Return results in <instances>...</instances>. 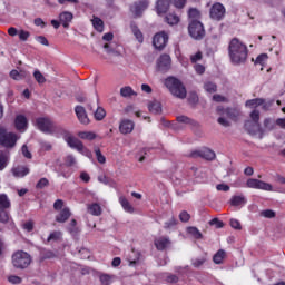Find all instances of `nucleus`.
Listing matches in <instances>:
<instances>
[{
    "mask_svg": "<svg viewBox=\"0 0 285 285\" xmlns=\"http://www.w3.org/2000/svg\"><path fill=\"white\" fill-rule=\"evenodd\" d=\"M228 55L234 66L246 63L248 59V47L237 38H233L228 45Z\"/></svg>",
    "mask_w": 285,
    "mask_h": 285,
    "instance_id": "obj_1",
    "label": "nucleus"
},
{
    "mask_svg": "<svg viewBox=\"0 0 285 285\" xmlns=\"http://www.w3.org/2000/svg\"><path fill=\"white\" fill-rule=\"evenodd\" d=\"M165 86L173 97H176L177 99H186L188 91H186V87L181 80L175 77H168L165 79Z\"/></svg>",
    "mask_w": 285,
    "mask_h": 285,
    "instance_id": "obj_2",
    "label": "nucleus"
},
{
    "mask_svg": "<svg viewBox=\"0 0 285 285\" xmlns=\"http://www.w3.org/2000/svg\"><path fill=\"white\" fill-rule=\"evenodd\" d=\"M12 264L14 268H28L32 264V256L24 250H18L12 255Z\"/></svg>",
    "mask_w": 285,
    "mask_h": 285,
    "instance_id": "obj_3",
    "label": "nucleus"
},
{
    "mask_svg": "<svg viewBox=\"0 0 285 285\" xmlns=\"http://www.w3.org/2000/svg\"><path fill=\"white\" fill-rule=\"evenodd\" d=\"M19 141V136L14 132H8L6 128L0 127V146L4 148H14Z\"/></svg>",
    "mask_w": 285,
    "mask_h": 285,
    "instance_id": "obj_4",
    "label": "nucleus"
},
{
    "mask_svg": "<svg viewBox=\"0 0 285 285\" xmlns=\"http://www.w3.org/2000/svg\"><path fill=\"white\" fill-rule=\"evenodd\" d=\"M10 206H12V204L10 203V198H8V195L0 194V222H1V224H8V222H10V214L8 213V209H10Z\"/></svg>",
    "mask_w": 285,
    "mask_h": 285,
    "instance_id": "obj_5",
    "label": "nucleus"
},
{
    "mask_svg": "<svg viewBox=\"0 0 285 285\" xmlns=\"http://www.w3.org/2000/svg\"><path fill=\"white\" fill-rule=\"evenodd\" d=\"M188 32L193 39H204L206 31L204 30V24L199 20L191 21L188 27Z\"/></svg>",
    "mask_w": 285,
    "mask_h": 285,
    "instance_id": "obj_6",
    "label": "nucleus"
},
{
    "mask_svg": "<svg viewBox=\"0 0 285 285\" xmlns=\"http://www.w3.org/2000/svg\"><path fill=\"white\" fill-rule=\"evenodd\" d=\"M169 36L166 31L157 32L153 38V46L156 50H164L168 46Z\"/></svg>",
    "mask_w": 285,
    "mask_h": 285,
    "instance_id": "obj_7",
    "label": "nucleus"
},
{
    "mask_svg": "<svg viewBox=\"0 0 285 285\" xmlns=\"http://www.w3.org/2000/svg\"><path fill=\"white\" fill-rule=\"evenodd\" d=\"M226 16V8L224 4L216 2L212 6L210 11H209V17L214 21H222L224 17Z\"/></svg>",
    "mask_w": 285,
    "mask_h": 285,
    "instance_id": "obj_8",
    "label": "nucleus"
},
{
    "mask_svg": "<svg viewBox=\"0 0 285 285\" xmlns=\"http://www.w3.org/2000/svg\"><path fill=\"white\" fill-rule=\"evenodd\" d=\"M36 126L38 130H41V132L50 135V132H52V126H55V122H52L50 118L40 117L36 119Z\"/></svg>",
    "mask_w": 285,
    "mask_h": 285,
    "instance_id": "obj_9",
    "label": "nucleus"
},
{
    "mask_svg": "<svg viewBox=\"0 0 285 285\" xmlns=\"http://www.w3.org/2000/svg\"><path fill=\"white\" fill-rule=\"evenodd\" d=\"M247 188H254L256 190H273V185L268 183H264L259 179L249 178L246 183Z\"/></svg>",
    "mask_w": 285,
    "mask_h": 285,
    "instance_id": "obj_10",
    "label": "nucleus"
},
{
    "mask_svg": "<svg viewBox=\"0 0 285 285\" xmlns=\"http://www.w3.org/2000/svg\"><path fill=\"white\" fill-rule=\"evenodd\" d=\"M75 112L78 121L82 124V126H88V124H90V118H88V114L86 112V108H83V106H76Z\"/></svg>",
    "mask_w": 285,
    "mask_h": 285,
    "instance_id": "obj_11",
    "label": "nucleus"
},
{
    "mask_svg": "<svg viewBox=\"0 0 285 285\" xmlns=\"http://www.w3.org/2000/svg\"><path fill=\"white\" fill-rule=\"evenodd\" d=\"M173 60H170L169 55H161L158 60H157V68L161 71L165 72L166 70H170V63Z\"/></svg>",
    "mask_w": 285,
    "mask_h": 285,
    "instance_id": "obj_12",
    "label": "nucleus"
},
{
    "mask_svg": "<svg viewBox=\"0 0 285 285\" xmlns=\"http://www.w3.org/2000/svg\"><path fill=\"white\" fill-rule=\"evenodd\" d=\"M217 115H225L228 119H237L239 117V109L217 107Z\"/></svg>",
    "mask_w": 285,
    "mask_h": 285,
    "instance_id": "obj_13",
    "label": "nucleus"
},
{
    "mask_svg": "<svg viewBox=\"0 0 285 285\" xmlns=\"http://www.w3.org/2000/svg\"><path fill=\"white\" fill-rule=\"evenodd\" d=\"M148 6H150V2H148V0L138 1L131 7V12L135 14V17H141V12H144V10H147Z\"/></svg>",
    "mask_w": 285,
    "mask_h": 285,
    "instance_id": "obj_14",
    "label": "nucleus"
},
{
    "mask_svg": "<svg viewBox=\"0 0 285 285\" xmlns=\"http://www.w3.org/2000/svg\"><path fill=\"white\" fill-rule=\"evenodd\" d=\"M119 130L121 135H130L135 130V122L130 119H124L120 121Z\"/></svg>",
    "mask_w": 285,
    "mask_h": 285,
    "instance_id": "obj_15",
    "label": "nucleus"
},
{
    "mask_svg": "<svg viewBox=\"0 0 285 285\" xmlns=\"http://www.w3.org/2000/svg\"><path fill=\"white\" fill-rule=\"evenodd\" d=\"M14 127L19 132L28 130V118L23 115H18L14 119Z\"/></svg>",
    "mask_w": 285,
    "mask_h": 285,
    "instance_id": "obj_16",
    "label": "nucleus"
},
{
    "mask_svg": "<svg viewBox=\"0 0 285 285\" xmlns=\"http://www.w3.org/2000/svg\"><path fill=\"white\" fill-rule=\"evenodd\" d=\"M170 3H173V0H157L156 1L157 14H166V12L170 10Z\"/></svg>",
    "mask_w": 285,
    "mask_h": 285,
    "instance_id": "obj_17",
    "label": "nucleus"
},
{
    "mask_svg": "<svg viewBox=\"0 0 285 285\" xmlns=\"http://www.w3.org/2000/svg\"><path fill=\"white\" fill-rule=\"evenodd\" d=\"M65 140L68 146H70V148H75L76 150H83V142L75 138V136H72L71 134L67 135Z\"/></svg>",
    "mask_w": 285,
    "mask_h": 285,
    "instance_id": "obj_18",
    "label": "nucleus"
},
{
    "mask_svg": "<svg viewBox=\"0 0 285 285\" xmlns=\"http://www.w3.org/2000/svg\"><path fill=\"white\" fill-rule=\"evenodd\" d=\"M247 203H248V199H246V196H244V194L234 195L229 199L230 206L240 207V208L243 206H246Z\"/></svg>",
    "mask_w": 285,
    "mask_h": 285,
    "instance_id": "obj_19",
    "label": "nucleus"
},
{
    "mask_svg": "<svg viewBox=\"0 0 285 285\" xmlns=\"http://www.w3.org/2000/svg\"><path fill=\"white\" fill-rule=\"evenodd\" d=\"M190 157H203V159H207V161H213L215 159L216 155L215 151L210 149H205L203 151H194L191 153Z\"/></svg>",
    "mask_w": 285,
    "mask_h": 285,
    "instance_id": "obj_20",
    "label": "nucleus"
},
{
    "mask_svg": "<svg viewBox=\"0 0 285 285\" xmlns=\"http://www.w3.org/2000/svg\"><path fill=\"white\" fill-rule=\"evenodd\" d=\"M154 244H155L157 250H166V248H168V246H170V238L160 236L155 239Z\"/></svg>",
    "mask_w": 285,
    "mask_h": 285,
    "instance_id": "obj_21",
    "label": "nucleus"
},
{
    "mask_svg": "<svg viewBox=\"0 0 285 285\" xmlns=\"http://www.w3.org/2000/svg\"><path fill=\"white\" fill-rule=\"evenodd\" d=\"M245 129L249 135H257V132H262V125L259 122L246 121Z\"/></svg>",
    "mask_w": 285,
    "mask_h": 285,
    "instance_id": "obj_22",
    "label": "nucleus"
},
{
    "mask_svg": "<svg viewBox=\"0 0 285 285\" xmlns=\"http://www.w3.org/2000/svg\"><path fill=\"white\" fill-rule=\"evenodd\" d=\"M71 215L72 214L70 213V209L68 207H65L56 216V222H58V224H66V222H68V219H70Z\"/></svg>",
    "mask_w": 285,
    "mask_h": 285,
    "instance_id": "obj_23",
    "label": "nucleus"
},
{
    "mask_svg": "<svg viewBox=\"0 0 285 285\" xmlns=\"http://www.w3.org/2000/svg\"><path fill=\"white\" fill-rule=\"evenodd\" d=\"M13 177H26L30 174V169L26 166H18L11 169Z\"/></svg>",
    "mask_w": 285,
    "mask_h": 285,
    "instance_id": "obj_24",
    "label": "nucleus"
},
{
    "mask_svg": "<svg viewBox=\"0 0 285 285\" xmlns=\"http://www.w3.org/2000/svg\"><path fill=\"white\" fill-rule=\"evenodd\" d=\"M51 131H50V135H57L58 137H65L66 139V136L67 135H70V132L66 129H63V127L61 126H58V125H55L51 127Z\"/></svg>",
    "mask_w": 285,
    "mask_h": 285,
    "instance_id": "obj_25",
    "label": "nucleus"
},
{
    "mask_svg": "<svg viewBox=\"0 0 285 285\" xmlns=\"http://www.w3.org/2000/svg\"><path fill=\"white\" fill-rule=\"evenodd\" d=\"M119 204L121 205V207L124 208V210H125L126 213H130V214L135 213V207H132V205L130 204V202H128V198H127V197L121 196V197L119 198Z\"/></svg>",
    "mask_w": 285,
    "mask_h": 285,
    "instance_id": "obj_26",
    "label": "nucleus"
},
{
    "mask_svg": "<svg viewBox=\"0 0 285 285\" xmlns=\"http://www.w3.org/2000/svg\"><path fill=\"white\" fill-rule=\"evenodd\" d=\"M59 19L63 28H68L70 26V21H72V14L68 11H65L60 13Z\"/></svg>",
    "mask_w": 285,
    "mask_h": 285,
    "instance_id": "obj_27",
    "label": "nucleus"
},
{
    "mask_svg": "<svg viewBox=\"0 0 285 285\" xmlns=\"http://www.w3.org/2000/svg\"><path fill=\"white\" fill-rule=\"evenodd\" d=\"M148 110L153 112V115H161V102L157 100L149 102Z\"/></svg>",
    "mask_w": 285,
    "mask_h": 285,
    "instance_id": "obj_28",
    "label": "nucleus"
},
{
    "mask_svg": "<svg viewBox=\"0 0 285 285\" xmlns=\"http://www.w3.org/2000/svg\"><path fill=\"white\" fill-rule=\"evenodd\" d=\"M116 276L110 274H100L99 281L102 285H110L115 282Z\"/></svg>",
    "mask_w": 285,
    "mask_h": 285,
    "instance_id": "obj_29",
    "label": "nucleus"
},
{
    "mask_svg": "<svg viewBox=\"0 0 285 285\" xmlns=\"http://www.w3.org/2000/svg\"><path fill=\"white\" fill-rule=\"evenodd\" d=\"M178 124H186L187 126H199L197 121H195L191 118H188L187 116H178L177 118Z\"/></svg>",
    "mask_w": 285,
    "mask_h": 285,
    "instance_id": "obj_30",
    "label": "nucleus"
},
{
    "mask_svg": "<svg viewBox=\"0 0 285 285\" xmlns=\"http://www.w3.org/2000/svg\"><path fill=\"white\" fill-rule=\"evenodd\" d=\"M10 77H11V79H14L16 81H21V79H26L28 77V72L11 70Z\"/></svg>",
    "mask_w": 285,
    "mask_h": 285,
    "instance_id": "obj_31",
    "label": "nucleus"
},
{
    "mask_svg": "<svg viewBox=\"0 0 285 285\" xmlns=\"http://www.w3.org/2000/svg\"><path fill=\"white\" fill-rule=\"evenodd\" d=\"M91 23L97 32H104V20L98 17L91 19Z\"/></svg>",
    "mask_w": 285,
    "mask_h": 285,
    "instance_id": "obj_32",
    "label": "nucleus"
},
{
    "mask_svg": "<svg viewBox=\"0 0 285 285\" xmlns=\"http://www.w3.org/2000/svg\"><path fill=\"white\" fill-rule=\"evenodd\" d=\"M188 17L190 21H199V19H202V12H199L197 8H190L188 10Z\"/></svg>",
    "mask_w": 285,
    "mask_h": 285,
    "instance_id": "obj_33",
    "label": "nucleus"
},
{
    "mask_svg": "<svg viewBox=\"0 0 285 285\" xmlns=\"http://www.w3.org/2000/svg\"><path fill=\"white\" fill-rule=\"evenodd\" d=\"M165 21L168 26H177V23H179V16L169 13L165 17Z\"/></svg>",
    "mask_w": 285,
    "mask_h": 285,
    "instance_id": "obj_34",
    "label": "nucleus"
},
{
    "mask_svg": "<svg viewBox=\"0 0 285 285\" xmlns=\"http://www.w3.org/2000/svg\"><path fill=\"white\" fill-rule=\"evenodd\" d=\"M88 212L90 215H94L95 217H99L101 215V206L99 204L95 203L88 206Z\"/></svg>",
    "mask_w": 285,
    "mask_h": 285,
    "instance_id": "obj_35",
    "label": "nucleus"
},
{
    "mask_svg": "<svg viewBox=\"0 0 285 285\" xmlns=\"http://www.w3.org/2000/svg\"><path fill=\"white\" fill-rule=\"evenodd\" d=\"M78 137L80 139H86L87 141H92V140L97 139V135H95V132H92V131H80L78 134Z\"/></svg>",
    "mask_w": 285,
    "mask_h": 285,
    "instance_id": "obj_36",
    "label": "nucleus"
},
{
    "mask_svg": "<svg viewBox=\"0 0 285 285\" xmlns=\"http://www.w3.org/2000/svg\"><path fill=\"white\" fill-rule=\"evenodd\" d=\"M187 233L190 237H194V239H202L204 237L197 227H188Z\"/></svg>",
    "mask_w": 285,
    "mask_h": 285,
    "instance_id": "obj_37",
    "label": "nucleus"
},
{
    "mask_svg": "<svg viewBox=\"0 0 285 285\" xmlns=\"http://www.w3.org/2000/svg\"><path fill=\"white\" fill-rule=\"evenodd\" d=\"M131 32L134 33L139 43H144V33H141V30H139L137 26L131 24Z\"/></svg>",
    "mask_w": 285,
    "mask_h": 285,
    "instance_id": "obj_38",
    "label": "nucleus"
},
{
    "mask_svg": "<svg viewBox=\"0 0 285 285\" xmlns=\"http://www.w3.org/2000/svg\"><path fill=\"white\" fill-rule=\"evenodd\" d=\"M263 104H264V99L262 98H255L246 101V106L248 108H257L259 106H263Z\"/></svg>",
    "mask_w": 285,
    "mask_h": 285,
    "instance_id": "obj_39",
    "label": "nucleus"
},
{
    "mask_svg": "<svg viewBox=\"0 0 285 285\" xmlns=\"http://www.w3.org/2000/svg\"><path fill=\"white\" fill-rule=\"evenodd\" d=\"M224 257H226V252L224 249H219L213 257L214 264H222V262H224Z\"/></svg>",
    "mask_w": 285,
    "mask_h": 285,
    "instance_id": "obj_40",
    "label": "nucleus"
},
{
    "mask_svg": "<svg viewBox=\"0 0 285 285\" xmlns=\"http://www.w3.org/2000/svg\"><path fill=\"white\" fill-rule=\"evenodd\" d=\"M67 230L70 233V235H78L79 227H77V220L71 219L70 224L67 227Z\"/></svg>",
    "mask_w": 285,
    "mask_h": 285,
    "instance_id": "obj_41",
    "label": "nucleus"
},
{
    "mask_svg": "<svg viewBox=\"0 0 285 285\" xmlns=\"http://www.w3.org/2000/svg\"><path fill=\"white\" fill-rule=\"evenodd\" d=\"M120 95L121 97H132V95H137V92H135V90H132L131 87H122L120 89Z\"/></svg>",
    "mask_w": 285,
    "mask_h": 285,
    "instance_id": "obj_42",
    "label": "nucleus"
},
{
    "mask_svg": "<svg viewBox=\"0 0 285 285\" xmlns=\"http://www.w3.org/2000/svg\"><path fill=\"white\" fill-rule=\"evenodd\" d=\"M48 186H50V180H48V178H41L37 185L36 188L38 190H43V188H48Z\"/></svg>",
    "mask_w": 285,
    "mask_h": 285,
    "instance_id": "obj_43",
    "label": "nucleus"
},
{
    "mask_svg": "<svg viewBox=\"0 0 285 285\" xmlns=\"http://www.w3.org/2000/svg\"><path fill=\"white\" fill-rule=\"evenodd\" d=\"M204 90H206V92H217V85H215V82H205L204 85Z\"/></svg>",
    "mask_w": 285,
    "mask_h": 285,
    "instance_id": "obj_44",
    "label": "nucleus"
},
{
    "mask_svg": "<svg viewBox=\"0 0 285 285\" xmlns=\"http://www.w3.org/2000/svg\"><path fill=\"white\" fill-rule=\"evenodd\" d=\"M62 234L61 232H52L48 238L47 242H59V239H61Z\"/></svg>",
    "mask_w": 285,
    "mask_h": 285,
    "instance_id": "obj_45",
    "label": "nucleus"
},
{
    "mask_svg": "<svg viewBox=\"0 0 285 285\" xmlns=\"http://www.w3.org/2000/svg\"><path fill=\"white\" fill-rule=\"evenodd\" d=\"M33 78L38 83H46V77L39 70H35Z\"/></svg>",
    "mask_w": 285,
    "mask_h": 285,
    "instance_id": "obj_46",
    "label": "nucleus"
},
{
    "mask_svg": "<svg viewBox=\"0 0 285 285\" xmlns=\"http://www.w3.org/2000/svg\"><path fill=\"white\" fill-rule=\"evenodd\" d=\"M275 215L276 214L273 209H265L261 212V217H265L266 219H273Z\"/></svg>",
    "mask_w": 285,
    "mask_h": 285,
    "instance_id": "obj_47",
    "label": "nucleus"
},
{
    "mask_svg": "<svg viewBox=\"0 0 285 285\" xmlns=\"http://www.w3.org/2000/svg\"><path fill=\"white\" fill-rule=\"evenodd\" d=\"M104 117H106V110H104L101 107H98L95 112V119H97V121H101Z\"/></svg>",
    "mask_w": 285,
    "mask_h": 285,
    "instance_id": "obj_48",
    "label": "nucleus"
},
{
    "mask_svg": "<svg viewBox=\"0 0 285 285\" xmlns=\"http://www.w3.org/2000/svg\"><path fill=\"white\" fill-rule=\"evenodd\" d=\"M65 164H66V166H69V167L76 166L77 165V158H75V156H72V155H68L65 158Z\"/></svg>",
    "mask_w": 285,
    "mask_h": 285,
    "instance_id": "obj_49",
    "label": "nucleus"
},
{
    "mask_svg": "<svg viewBox=\"0 0 285 285\" xmlns=\"http://www.w3.org/2000/svg\"><path fill=\"white\" fill-rule=\"evenodd\" d=\"M40 150H42V153H50V150H52V144L48 141H40Z\"/></svg>",
    "mask_w": 285,
    "mask_h": 285,
    "instance_id": "obj_50",
    "label": "nucleus"
},
{
    "mask_svg": "<svg viewBox=\"0 0 285 285\" xmlns=\"http://www.w3.org/2000/svg\"><path fill=\"white\" fill-rule=\"evenodd\" d=\"M217 121L220 126H224L225 128H228V126H230V121H228V117H226V115H219Z\"/></svg>",
    "mask_w": 285,
    "mask_h": 285,
    "instance_id": "obj_51",
    "label": "nucleus"
},
{
    "mask_svg": "<svg viewBox=\"0 0 285 285\" xmlns=\"http://www.w3.org/2000/svg\"><path fill=\"white\" fill-rule=\"evenodd\" d=\"M95 153H96L97 161H99L100 164H106V156H104V155L101 154V149L96 148V149H95Z\"/></svg>",
    "mask_w": 285,
    "mask_h": 285,
    "instance_id": "obj_52",
    "label": "nucleus"
},
{
    "mask_svg": "<svg viewBox=\"0 0 285 285\" xmlns=\"http://www.w3.org/2000/svg\"><path fill=\"white\" fill-rule=\"evenodd\" d=\"M266 61H268V55L263 53V55H259V56L256 58L255 63H259V66H264V65L266 63Z\"/></svg>",
    "mask_w": 285,
    "mask_h": 285,
    "instance_id": "obj_53",
    "label": "nucleus"
},
{
    "mask_svg": "<svg viewBox=\"0 0 285 285\" xmlns=\"http://www.w3.org/2000/svg\"><path fill=\"white\" fill-rule=\"evenodd\" d=\"M250 119L252 120H247V121H252L254 124H259V110H253L250 112Z\"/></svg>",
    "mask_w": 285,
    "mask_h": 285,
    "instance_id": "obj_54",
    "label": "nucleus"
},
{
    "mask_svg": "<svg viewBox=\"0 0 285 285\" xmlns=\"http://www.w3.org/2000/svg\"><path fill=\"white\" fill-rule=\"evenodd\" d=\"M18 37H19L20 41H28V39L30 38V32L26 31V30H20L18 32Z\"/></svg>",
    "mask_w": 285,
    "mask_h": 285,
    "instance_id": "obj_55",
    "label": "nucleus"
},
{
    "mask_svg": "<svg viewBox=\"0 0 285 285\" xmlns=\"http://www.w3.org/2000/svg\"><path fill=\"white\" fill-rule=\"evenodd\" d=\"M205 263H206V258H195L191 261L194 268H199V266H204Z\"/></svg>",
    "mask_w": 285,
    "mask_h": 285,
    "instance_id": "obj_56",
    "label": "nucleus"
},
{
    "mask_svg": "<svg viewBox=\"0 0 285 285\" xmlns=\"http://www.w3.org/2000/svg\"><path fill=\"white\" fill-rule=\"evenodd\" d=\"M8 166V156L0 154V170H3Z\"/></svg>",
    "mask_w": 285,
    "mask_h": 285,
    "instance_id": "obj_57",
    "label": "nucleus"
},
{
    "mask_svg": "<svg viewBox=\"0 0 285 285\" xmlns=\"http://www.w3.org/2000/svg\"><path fill=\"white\" fill-rule=\"evenodd\" d=\"M177 226V219H175V217H171L168 222L165 223L164 228H166V230H169V228H173Z\"/></svg>",
    "mask_w": 285,
    "mask_h": 285,
    "instance_id": "obj_58",
    "label": "nucleus"
},
{
    "mask_svg": "<svg viewBox=\"0 0 285 285\" xmlns=\"http://www.w3.org/2000/svg\"><path fill=\"white\" fill-rule=\"evenodd\" d=\"M202 59H203L202 51H198L195 55L190 56L191 63H197V61H202Z\"/></svg>",
    "mask_w": 285,
    "mask_h": 285,
    "instance_id": "obj_59",
    "label": "nucleus"
},
{
    "mask_svg": "<svg viewBox=\"0 0 285 285\" xmlns=\"http://www.w3.org/2000/svg\"><path fill=\"white\" fill-rule=\"evenodd\" d=\"M230 226L232 228H234L235 230H242V223H239V220L232 218L230 219Z\"/></svg>",
    "mask_w": 285,
    "mask_h": 285,
    "instance_id": "obj_60",
    "label": "nucleus"
},
{
    "mask_svg": "<svg viewBox=\"0 0 285 285\" xmlns=\"http://www.w3.org/2000/svg\"><path fill=\"white\" fill-rule=\"evenodd\" d=\"M179 219L180 222H190V214H188V212L184 210L179 214Z\"/></svg>",
    "mask_w": 285,
    "mask_h": 285,
    "instance_id": "obj_61",
    "label": "nucleus"
},
{
    "mask_svg": "<svg viewBox=\"0 0 285 285\" xmlns=\"http://www.w3.org/2000/svg\"><path fill=\"white\" fill-rule=\"evenodd\" d=\"M21 153H22L23 157H26L27 159H32V154L28 149V146L23 145L21 148Z\"/></svg>",
    "mask_w": 285,
    "mask_h": 285,
    "instance_id": "obj_62",
    "label": "nucleus"
},
{
    "mask_svg": "<svg viewBox=\"0 0 285 285\" xmlns=\"http://www.w3.org/2000/svg\"><path fill=\"white\" fill-rule=\"evenodd\" d=\"M186 1L187 0H173V3L175 8H177L178 10H181V8L186 6Z\"/></svg>",
    "mask_w": 285,
    "mask_h": 285,
    "instance_id": "obj_63",
    "label": "nucleus"
},
{
    "mask_svg": "<svg viewBox=\"0 0 285 285\" xmlns=\"http://www.w3.org/2000/svg\"><path fill=\"white\" fill-rule=\"evenodd\" d=\"M8 282H10V284H21V277L11 275L8 277Z\"/></svg>",
    "mask_w": 285,
    "mask_h": 285,
    "instance_id": "obj_64",
    "label": "nucleus"
}]
</instances>
